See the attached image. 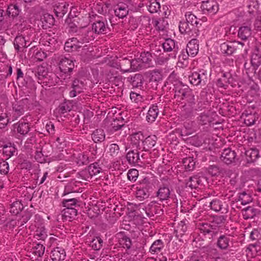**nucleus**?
<instances>
[{"label": "nucleus", "instance_id": "nucleus-1", "mask_svg": "<svg viewBox=\"0 0 261 261\" xmlns=\"http://www.w3.org/2000/svg\"><path fill=\"white\" fill-rule=\"evenodd\" d=\"M225 221L223 216H216L210 224L202 223L199 229L204 235H208L211 239L217 235L219 227L224 223Z\"/></svg>", "mask_w": 261, "mask_h": 261}, {"label": "nucleus", "instance_id": "nucleus-2", "mask_svg": "<svg viewBox=\"0 0 261 261\" xmlns=\"http://www.w3.org/2000/svg\"><path fill=\"white\" fill-rule=\"evenodd\" d=\"M244 44L239 41L224 42L220 45V49L223 54L228 55L232 54L237 49H242Z\"/></svg>", "mask_w": 261, "mask_h": 261}, {"label": "nucleus", "instance_id": "nucleus-3", "mask_svg": "<svg viewBox=\"0 0 261 261\" xmlns=\"http://www.w3.org/2000/svg\"><path fill=\"white\" fill-rule=\"evenodd\" d=\"M200 8L203 14L213 15L218 11L219 5L213 0H207L202 2Z\"/></svg>", "mask_w": 261, "mask_h": 261}, {"label": "nucleus", "instance_id": "nucleus-4", "mask_svg": "<svg viewBox=\"0 0 261 261\" xmlns=\"http://www.w3.org/2000/svg\"><path fill=\"white\" fill-rule=\"evenodd\" d=\"M213 113L210 110H205L200 113L196 118L197 122L201 125H205L212 122L214 120Z\"/></svg>", "mask_w": 261, "mask_h": 261}, {"label": "nucleus", "instance_id": "nucleus-5", "mask_svg": "<svg viewBox=\"0 0 261 261\" xmlns=\"http://www.w3.org/2000/svg\"><path fill=\"white\" fill-rule=\"evenodd\" d=\"M79 39L82 44L93 40L95 38L94 32L89 28H82L80 30Z\"/></svg>", "mask_w": 261, "mask_h": 261}, {"label": "nucleus", "instance_id": "nucleus-6", "mask_svg": "<svg viewBox=\"0 0 261 261\" xmlns=\"http://www.w3.org/2000/svg\"><path fill=\"white\" fill-rule=\"evenodd\" d=\"M31 42L28 39L25 38L23 35L17 36L14 41L13 44L16 50L23 51V49L30 45Z\"/></svg>", "mask_w": 261, "mask_h": 261}, {"label": "nucleus", "instance_id": "nucleus-7", "mask_svg": "<svg viewBox=\"0 0 261 261\" xmlns=\"http://www.w3.org/2000/svg\"><path fill=\"white\" fill-rule=\"evenodd\" d=\"M190 92V89L179 83L175 86L174 98L177 101H181L186 98L188 93Z\"/></svg>", "mask_w": 261, "mask_h": 261}, {"label": "nucleus", "instance_id": "nucleus-8", "mask_svg": "<svg viewBox=\"0 0 261 261\" xmlns=\"http://www.w3.org/2000/svg\"><path fill=\"white\" fill-rule=\"evenodd\" d=\"M139 149H133L129 151L126 155V158L128 163L133 166L140 165L142 162L141 161Z\"/></svg>", "mask_w": 261, "mask_h": 261}, {"label": "nucleus", "instance_id": "nucleus-9", "mask_svg": "<svg viewBox=\"0 0 261 261\" xmlns=\"http://www.w3.org/2000/svg\"><path fill=\"white\" fill-rule=\"evenodd\" d=\"M236 158V153L230 148L224 149L220 156L221 160L227 165L234 163Z\"/></svg>", "mask_w": 261, "mask_h": 261}, {"label": "nucleus", "instance_id": "nucleus-10", "mask_svg": "<svg viewBox=\"0 0 261 261\" xmlns=\"http://www.w3.org/2000/svg\"><path fill=\"white\" fill-rule=\"evenodd\" d=\"M82 46V44L77 38H72L65 42L64 49L66 51L72 52L78 50Z\"/></svg>", "mask_w": 261, "mask_h": 261}, {"label": "nucleus", "instance_id": "nucleus-11", "mask_svg": "<svg viewBox=\"0 0 261 261\" xmlns=\"http://www.w3.org/2000/svg\"><path fill=\"white\" fill-rule=\"evenodd\" d=\"M66 256L65 250L62 247L55 248L50 252V257L53 261H63Z\"/></svg>", "mask_w": 261, "mask_h": 261}, {"label": "nucleus", "instance_id": "nucleus-12", "mask_svg": "<svg viewBox=\"0 0 261 261\" xmlns=\"http://www.w3.org/2000/svg\"><path fill=\"white\" fill-rule=\"evenodd\" d=\"M144 136L141 132L133 134L130 138V143L133 148L141 150L142 148V141Z\"/></svg>", "mask_w": 261, "mask_h": 261}, {"label": "nucleus", "instance_id": "nucleus-13", "mask_svg": "<svg viewBox=\"0 0 261 261\" xmlns=\"http://www.w3.org/2000/svg\"><path fill=\"white\" fill-rule=\"evenodd\" d=\"M186 220H183L179 222L174 223V233L177 238L181 237L187 230Z\"/></svg>", "mask_w": 261, "mask_h": 261}, {"label": "nucleus", "instance_id": "nucleus-14", "mask_svg": "<svg viewBox=\"0 0 261 261\" xmlns=\"http://www.w3.org/2000/svg\"><path fill=\"white\" fill-rule=\"evenodd\" d=\"M199 50V41L196 39L190 40L187 45L186 53L192 57L196 56Z\"/></svg>", "mask_w": 261, "mask_h": 261}, {"label": "nucleus", "instance_id": "nucleus-15", "mask_svg": "<svg viewBox=\"0 0 261 261\" xmlns=\"http://www.w3.org/2000/svg\"><path fill=\"white\" fill-rule=\"evenodd\" d=\"M156 140L157 137L155 135L149 136L145 139H143L142 149L144 151L149 150L155 146Z\"/></svg>", "mask_w": 261, "mask_h": 261}, {"label": "nucleus", "instance_id": "nucleus-16", "mask_svg": "<svg viewBox=\"0 0 261 261\" xmlns=\"http://www.w3.org/2000/svg\"><path fill=\"white\" fill-rule=\"evenodd\" d=\"M252 34V30L250 25H243L239 28L238 31V36L243 40H247Z\"/></svg>", "mask_w": 261, "mask_h": 261}, {"label": "nucleus", "instance_id": "nucleus-17", "mask_svg": "<svg viewBox=\"0 0 261 261\" xmlns=\"http://www.w3.org/2000/svg\"><path fill=\"white\" fill-rule=\"evenodd\" d=\"M69 5L65 2H62L56 5L54 8L56 15L58 17H62L68 11Z\"/></svg>", "mask_w": 261, "mask_h": 261}, {"label": "nucleus", "instance_id": "nucleus-18", "mask_svg": "<svg viewBox=\"0 0 261 261\" xmlns=\"http://www.w3.org/2000/svg\"><path fill=\"white\" fill-rule=\"evenodd\" d=\"M128 6L122 3L118 4L114 10L115 15L120 18H123L126 16L128 13Z\"/></svg>", "mask_w": 261, "mask_h": 261}, {"label": "nucleus", "instance_id": "nucleus-19", "mask_svg": "<svg viewBox=\"0 0 261 261\" xmlns=\"http://www.w3.org/2000/svg\"><path fill=\"white\" fill-rule=\"evenodd\" d=\"M13 116L15 119L23 114L25 112V107L23 100L17 102L14 104L13 107Z\"/></svg>", "mask_w": 261, "mask_h": 261}, {"label": "nucleus", "instance_id": "nucleus-20", "mask_svg": "<svg viewBox=\"0 0 261 261\" xmlns=\"http://www.w3.org/2000/svg\"><path fill=\"white\" fill-rule=\"evenodd\" d=\"M21 11V9L17 4H10L8 6L6 11L7 16L12 19L17 17Z\"/></svg>", "mask_w": 261, "mask_h": 261}, {"label": "nucleus", "instance_id": "nucleus-21", "mask_svg": "<svg viewBox=\"0 0 261 261\" xmlns=\"http://www.w3.org/2000/svg\"><path fill=\"white\" fill-rule=\"evenodd\" d=\"M245 155L248 163L255 162L259 157V151L256 148H250L246 150Z\"/></svg>", "mask_w": 261, "mask_h": 261}, {"label": "nucleus", "instance_id": "nucleus-22", "mask_svg": "<svg viewBox=\"0 0 261 261\" xmlns=\"http://www.w3.org/2000/svg\"><path fill=\"white\" fill-rule=\"evenodd\" d=\"M202 179H204V177H201L199 175L191 176L186 184V187H189L191 189H196L199 185L201 184Z\"/></svg>", "mask_w": 261, "mask_h": 261}, {"label": "nucleus", "instance_id": "nucleus-23", "mask_svg": "<svg viewBox=\"0 0 261 261\" xmlns=\"http://www.w3.org/2000/svg\"><path fill=\"white\" fill-rule=\"evenodd\" d=\"M230 238L227 235H221L218 239L217 245L219 248L222 250L227 249L230 243Z\"/></svg>", "mask_w": 261, "mask_h": 261}, {"label": "nucleus", "instance_id": "nucleus-24", "mask_svg": "<svg viewBox=\"0 0 261 261\" xmlns=\"http://www.w3.org/2000/svg\"><path fill=\"white\" fill-rule=\"evenodd\" d=\"M159 109L157 106L152 105L150 107L146 116V120L148 122H154L159 114Z\"/></svg>", "mask_w": 261, "mask_h": 261}, {"label": "nucleus", "instance_id": "nucleus-25", "mask_svg": "<svg viewBox=\"0 0 261 261\" xmlns=\"http://www.w3.org/2000/svg\"><path fill=\"white\" fill-rule=\"evenodd\" d=\"M107 27L103 21H96L92 24V30L95 34H100L106 33Z\"/></svg>", "mask_w": 261, "mask_h": 261}, {"label": "nucleus", "instance_id": "nucleus-26", "mask_svg": "<svg viewBox=\"0 0 261 261\" xmlns=\"http://www.w3.org/2000/svg\"><path fill=\"white\" fill-rule=\"evenodd\" d=\"M15 129L21 135H25L28 133L30 130V126L28 123L22 121H19L14 125Z\"/></svg>", "mask_w": 261, "mask_h": 261}, {"label": "nucleus", "instance_id": "nucleus-27", "mask_svg": "<svg viewBox=\"0 0 261 261\" xmlns=\"http://www.w3.org/2000/svg\"><path fill=\"white\" fill-rule=\"evenodd\" d=\"M170 191L167 186H163L160 187L157 193L156 196L160 200L163 201L167 200L170 196Z\"/></svg>", "mask_w": 261, "mask_h": 261}, {"label": "nucleus", "instance_id": "nucleus-28", "mask_svg": "<svg viewBox=\"0 0 261 261\" xmlns=\"http://www.w3.org/2000/svg\"><path fill=\"white\" fill-rule=\"evenodd\" d=\"M40 20L42 23V27L45 29L50 28L54 23L53 16L47 13L41 16Z\"/></svg>", "mask_w": 261, "mask_h": 261}, {"label": "nucleus", "instance_id": "nucleus-29", "mask_svg": "<svg viewBox=\"0 0 261 261\" xmlns=\"http://www.w3.org/2000/svg\"><path fill=\"white\" fill-rule=\"evenodd\" d=\"M136 197L140 200H142L148 198L149 196V192L147 186L138 187L136 192Z\"/></svg>", "mask_w": 261, "mask_h": 261}, {"label": "nucleus", "instance_id": "nucleus-30", "mask_svg": "<svg viewBox=\"0 0 261 261\" xmlns=\"http://www.w3.org/2000/svg\"><path fill=\"white\" fill-rule=\"evenodd\" d=\"M57 61L59 65H70L71 64H74L75 60L69 55H67L59 56Z\"/></svg>", "mask_w": 261, "mask_h": 261}, {"label": "nucleus", "instance_id": "nucleus-31", "mask_svg": "<svg viewBox=\"0 0 261 261\" xmlns=\"http://www.w3.org/2000/svg\"><path fill=\"white\" fill-rule=\"evenodd\" d=\"M92 138L95 143L103 141L105 139V134L103 130L101 129H96L92 134Z\"/></svg>", "mask_w": 261, "mask_h": 261}, {"label": "nucleus", "instance_id": "nucleus-32", "mask_svg": "<svg viewBox=\"0 0 261 261\" xmlns=\"http://www.w3.org/2000/svg\"><path fill=\"white\" fill-rule=\"evenodd\" d=\"M201 72V71H200ZM202 74L201 75L198 72H193L191 76H189V79L191 83L194 85H198L200 84L201 81L202 80L203 76H205L204 71H202Z\"/></svg>", "mask_w": 261, "mask_h": 261}, {"label": "nucleus", "instance_id": "nucleus-33", "mask_svg": "<svg viewBox=\"0 0 261 261\" xmlns=\"http://www.w3.org/2000/svg\"><path fill=\"white\" fill-rule=\"evenodd\" d=\"M152 57L151 54L149 52L142 53L140 54V57L137 61L138 62V65H141V64H150L152 61Z\"/></svg>", "mask_w": 261, "mask_h": 261}, {"label": "nucleus", "instance_id": "nucleus-34", "mask_svg": "<svg viewBox=\"0 0 261 261\" xmlns=\"http://www.w3.org/2000/svg\"><path fill=\"white\" fill-rule=\"evenodd\" d=\"M164 247V244L161 240L155 241L151 246L149 251L151 253H158Z\"/></svg>", "mask_w": 261, "mask_h": 261}, {"label": "nucleus", "instance_id": "nucleus-35", "mask_svg": "<svg viewBox=\"0 0 261 261\" xmlns=\"http://www.w3.org/2000/svg\"><path fill=\"white\" fill-rule=\"evenodd\" d=\"M185 17L186 21L190 23L191 26L194 28L197 26L198 24V19L191 12H187L185 13Z\"/></svg>", "mask_w": 261, "mask_h": 261}, {"label": "nucleus", "instance_id": "nucleus-36", "mask_svg": "<svg viewBox=\"0 0 261 261\" xmlns=\"http://www.w3.org/2000/svg\"><path fill=\"white\" fill-rule=\"evenodd\" d=\"M77 181L75 180H72L68 183L65 186L64 191V195H67L70 193L76 192L77 191Z\"/></svg>", "mask_w": 261, "mask_h": 261}, {"label": "nucleus", "instance_id": "nucleus-37", "mask_svg": "<svg viewBox=\"0 0 261 261\" xmlns=\"http://www.w3.org/2000/svg\"><path fill=\"white\" fill-rule=\"evenodd\" d=\"M194 29L193 26L186 21H180L179 24V30L181 34H189Z\"/></svg>", "mask_w": 261, "mask_h": 261}, {"label": "nucleus", "instance_id": "nucleus-38", "mask_svg": "<svg viewBox=\"0 0 261 261\" xmlns=\"http://www.w3.org/2000/svg\"><path fill=\"white\" fill-rule=\"evenodd\" d=\"M62 213L66 219H72L76 216L77 211L72 207H66L62 211Z\"/></svg>", "mask_w": 261, "mask_h": 261}, {"label": "nucleus", "instance_id": "nucleus-39", "mask_svg": "<svg viewBox=\"0 0 261 261\" xmlns=\"http://www.w3.org/2000/svg\"><path fill=\"white\" fill-rule=\"evenodd\" d=\"M147 8L150 13H154L158 12L160 10L161 5L156 0H150L147 5Z\"/></svg>", "mask_w": 261, "mask_h": 261}, {"label": "nucleus", "instance_id": "nucleus-40", "mask_svg": "<svg viewBox=\"0 0 261 261\" xmlns=\"http://www.w3.org/2000/svg\"><path fill=\"white\" fill-rule=\"evenodd\" d=\"M252 197L250 195L246 192H243L240 193L238 197V201L240 202L241 204L246 205L252 201Z\"/></svg>", "mask_w": 261, "mask_h": 261}, {"label": "nucleus", "instance_id": "nucleus-41", "mask_svg": "<svg viewBox=\"0 0 261 261\" xmlns=\"http://www.w3.org/2000/svg\"><path fill=\"white\" fill-rule=\"evenodd\" d=\"M23 208V206L19 201L13 202L10 207V212L14 215L18 214Z\"/></svg>", "mask_w": 261, "mask_h": 261}, {"label": "nucleus", "instance_id": "nucleus-42", "mask_svg": "<svg viewBox=\"0 0 261 261\" xmlns=\"http://www.w3.org/2000/svg\"><path fill=\"white\" fill-rule=\"evenodd\" d=\"M132 85L136 88L142 87L143 83V77L140 74H136L131 79Z\"/></svg>", "mask_w": 261, "mask_h": 261}, {"label": "nucleus", "instance_id": "nucleus-43", "mask_svg": "<svg viewBox=\"0 0 261 261\" xmlns=\"http://www.w3.org/2000/svg\"><path fill=\"white\" fill-rule=\"evenodd\" d=\"M152 23L155 29L158 31H163L167 24V22L162 18L153 19L152 20Z\"/></svg>", "mask_w": 261, "mask_h": 261}, {"label": "nucleus", "instance_id": "nucleus-44", "mask_svg": "<svg viewBox=\"0 0 261 261\" xmlns=\"http://www.w3.org/2000/svg\"><path fill=\"white\" fill-rule=\"evenodd\" d=\"M210 206L212 210L216 212H219L222 210L223 204L220 200L215 199L210 202Z\"/></svg>", "mask_w": 261, "mask_h": 261}, {"label": "nucleus", "instance_id": "nucleus-45", "mask_svg": "<svg viewBox=\"0 0 261 261\" xmlns=\"http://www.w3.org/2000/svg\"><path fill=\"white\" fill-rule=\"evenodd\" d=\"M183 164L185 169L187 171H192L195 168V162L193 160V158H188L184 159Z\"/></svg>", "mask_w": 261, "mask_h": 261}, {"label": "nucleus", "instance_id": "nucleus-46", "mask_svg": "<svg viewBox=\"0 0 261 261\" xmlns=\"http://www.w3.org/2000/svg\"><path fill=\"white\" fill-rule=\"evenodd\" d=\"M112 67V69L110 70V72H112V75L114 76H116V73H114V70L115 69H119L120 71L122 72V73H124L125 72H132L133 71H135L136 70H138V67L135 68V66H130L128 69H123L121 68V66H111Z\"/></svg>", "mask_w": 261, "mask_h": 261}, {"label": "nucleus", "instance_id": "nucleus-47", "mask_svg": "<svg viewBox=\"0 0 261 261\" xmlns=\"http://www.w3.org/2000/svg\"><path fill=\"white\" fill-rule=\"evenodd\" d=\"M103 240L99 237L93 239L91 242V246L95 250H99L102 247Z\"/></svg>", "mask_w": 261, "mask_h": 261}, {"label": "nucleus", "instance_id": "nucleus-48", "mask_svg": "<svg viewBox=\"0 0 261 261\" xmlns=\"http://www.w3.org/2000/svg\"><path fill=\"white\" fill-rule=\"evenodd\" d=\"M33 253L37 256L41 257L44 253L45 251V247L43 245L38 243L36 244L33 248Z\"/></svg>", "mask_w": 261, "mask_h": 261}, {"label": "nucleus", "instance_id": "nucleus-49", "mask_svg": "<svg viewBox=\"0 0 261 261\" xmlns=\"http://www.w3.org/2000/svg\"><path fill=\"white\" fill-rule=\"evenodd\" d=\"M47 236L46 231L44 227H39L36 230L35 237L37 239L44 240Z\"/></svg>", "mask_w": 261, "mask_h": 261}, {"label": "nucleus", "instance_id": "nucleus-50", "mask_svg": "<svg viewBox=\"0 0 261 261\" xmlns=\"http://www.w3.org/2000/svg\"><path fill=\"white\" fill-rule=\"evenodd\" d=\"M88 169L92 176L96 175L101 171V168L97 163L91 164L88 167Z\"/></svg>", "mask_w": 261, "mask_h": 261}, {"label": "nucleus", "instance_id": "nucleus-51", "mask_svg": "<svg viewBox=\"0 0 261 261\" xmlns=\"http://www.w3.org/2000/svg\"><path fill=\"white\" fill-rule=\"evenodd\" d=\"M256 210L248 206L245 208V213L243 215L245 219L253 218L256 215Z\"/></svg>", "mask_w": 261, "mask_h": 261}, {"label": "nucleus", "instance_id": "nucleus-52", "mask_svg": "<svg viewBox=\"0 0 261 261\" xmlns=\"http://www.w3.org/2000/svg\"><path fill=\"white\" fill-rule=\"evenodd\" d=\"M175 47V42L174 40L168 39L163 43V47L165 51H170Z\"/></svg>", "mask_w": 261, "mask_h": 261}, {"label": "nucleus", "instance_id": "nucleus-53", "mask_svg": "<svg viewBox=\"0 0 261 261\" xmlns=\"http://www.w3.org/2000/svg\"><path fill=\"white\" fill-rule=\"evenodd\" d=\"M208 172L212 176H218L221 173V169L220 167L216 165H213L209 166L208 168Z\"/></svg>", "mask_w": 261, "mask_h": 261}, {"label": "nucleus", "instance_id": "nucleus-54", "mask_svg": "<svg viewBox=\"0 0 261 261\" xmlns=\"http://www.w3.org/2000/svg\"><path fill=\"white\" fill-rule=\"evenodd\" d=\"M84 87V83L79 80H75L73 81L72 88L74 89L78 93L82 92V90Z\"/></svg>", "mask_w": 261, "mask_h": 261}, {"label": "nucleus", "instance_id": "nucleus-55", "mask_svg": "<svg viewBox=\"0 0 261 261\" xmlns=\"http://www.w3.org/2000/svg\"><path fill=\"white\" fill-rule=\"evenodd\" d=\"M76 19V17L71 18L69 17L65 20V22L68 25L72 31H74V29L77 26L78 22Z\"/></svg>", "mask_w": 261, "mask_h": 261}, {"label": "nucleus", "instance_id": "nucleus-56", "mask_svg": "<svg viewBox=\"0 0 261 261\" xmlns=\"http://www.w3.org/2000/svg\"><path fill=\"white\" fill-rule=\"evenodd\" d=\"M119 147L116 144H112L109 147V152L112 156H116L119 152Z\"/></svg>", "mask_w": 261, "mask_h": 261}, {"label": "nucleus", "instance_id": "nucleus-57", "mask_svg": "<svg viewBox=\"0 0 261 261\" xmlns=\"http://www.w3.org/2000/svg\"><path fill=\"white\" fill-rule=\"evenodd\" d=\"M139 175V172L136 169H132L128 170L127 173V178L132 181H135Z\"/></svg>", "mask_w": 261, "mask_h": 261}, {"label": "nucleus", "instance_id": "nucleus-58", "mask_svg": "<svg viewBox=\"0 0 261 261\" xmlns=\"http://www.w3.org/2000/svg\"><path fill=\"white\" fill-rule=\"evenodd\" d=\"M79 175L82 179L87 181H89L93 177L88 168L79 172Z\"/></svg>", "mask_w": 261, "mask_h": 261}, {"label": "nucleus", "instance_id": "nucleus-59", "mask_svg": "<svg viewBox=\"0 0 261 261\" xmlns=\"http://www.w3.org/2000/svg\"><path fill=\"white\" fill-rule=\"evenodd\" d=\"M130 98L132 101L138 103L144 100L143 97L140 94L132 92L130 93Z\"/></svg>", "mask_w": 261, "mask_h": 261}, {"label": "nucleus", "instance_id": "nucleus-60", "mask_svg": "<svg viewBox=\"0 0 261 261\" xmlns=\"http://www.w3.org/2000/svg\"><path fill=\"white\" fill-rule=\"evenodd\" d=\"M77 201V199L74 198L64 199L62 201V204L64 207H71L72 206L76 204Z\"/></svg>", "mask_w": 261, "mask_h": 261}, {"label": "nucleus", "instance_id": "nucleus-61", "mask_svg": "<svg viewBox=\"0 0 261 261\" xmlns=\"http://www.w3.org/2000/svg\"><path fill=\"white\" fill-rule=\"evenodd\" d=\"M251 65H260L261 64V55L253 53L251 58Z\"/></svg>", "mask_w": 261, "mask_h": 261}, {"label": "nucleus", "instance_id": "nucleus-62", "mask_svg": "<svg viewBox=\"0 0 261 261\" xmlns=\"http://www.w3.org/2000/svg\"><path fill=\"white\" fill-rule=\"evenodd\" d=\"M162 79L161 72L158 70H154L150 73V81L152 82H159Z\"/></svg>", "mask_w": 261, "mask_h": 261}, {"label": "nucleus", "instance_id": "nucleus-63", "mask_svg": "<svg viewBox=\"0 0 261 261\" xmlns=\"http://www.w3.org/2000/svg\"><path fill=\"white\" fill-rule=\"evenodd\" d=\"M71 110V106L70 103L64 102L62 103L59 107V111L61 114H64L67 112H69Z\"/></svg>", "mask_w": 261, "mask_h": 261}, {"label": "nucleus", "instance_id": "nucleus-64", "mask_svg": "<svg viewBox=\"0 0 261 261\" xmlns=\"http://www.w3.org/2000/svg\"><path fill=\"white\" fill-rule=\"evenodd\" d=\"M9 170V166L6 161H3L0 163V173L3 174H7Z\"/></svg>", "mask_w": 261, "mask_h": 261}]
</instances>
